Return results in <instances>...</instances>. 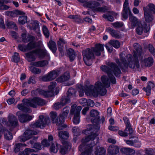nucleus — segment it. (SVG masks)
<instances>
[{
    "instance_id": "obj_1",
    "label": "nucleus",
    "mask_w": 155,
    "mask_h": 155,
    "mask_svg": "<svg viewBox=\"0 0 155 155\" xmlns=\"http://www.w3.org/2000/svg\"><path fill=\"white\" fill-rule=\"evenodd\" d=\"M134 47L135 51H134L133 55L128 54L126 56V59L124 58L125 54L123 53L120 54V61L117 59L116 62L120 67L122 71L127 70L128 68L134 69L135 67L138 68L140 67L139 59L141 60L143 58V52L141 48L137 43L134 44Z\"/></svg>"
},
{
    "instance_id": "obj_2",
    "label": "nucleus",
    "mask_w": 155,
    "mask_h": 155,
    "mask_svg": "<svg viewBox=\"0 0 155 155\" xmlns=\"http://www.w3.org/2000/svg\"><path fill=\"white\" fill-rule=\"evenodd\" d=\"M101 80L103 84L100 82L98 81L95 83L94 87L91 85L89 87L86 85L83 87L82 85H79L78 87L80 89L79 91V96H82L84 92L87 95L92 94L94 97H97L98 94L105 95L107 92L106 87H110V82L108 78L105 76L101 77Z\"/></svg>"
},
{
    "instance_id": "obj_3",
    "label": "nucleus",
    "mask_w": 155,
    "mask_h": 155,
    "mask_svg": "<svg viewBox=\"0 0 155 155\" xmlns=\"http://www.w3.org/2000/svg\"><path fill=\"white\" fill-rule=\"evenodd\" d=\"M97 135V134L96 133H94L93 135L89 134L88 136L82 139V143L79 147L80 151H84L81 155H89L91 153L93 147L96 144L94 143V140L95 139L97 141V143L99 141V139L96 138Z\"/></svg>"
},
{
    "instance_id": "obj_4",
    "label": "nucleus",
    "mask_w": 155,
    "mask_h": 155,
    "mask_svg": "<svg viewBox=\"0 0 155 155\" xmlns=\"http://www.w3.org/2000/svg\"><path fill=\"white\" fill-rule=\"evenodd\" d=\"M103 45L102 44H97L95 48H92L91 49L87 48L83 51L82 52L84 61L86 64L90 66L91 65V63L90 60L94 58V54L99 56L101 55V52L104 51Z\"/></svg>"
},
{
    "instance_id": "obj_5",
    "label": "nucleus",
    "mask_w": 155,
    "mask_h": 155,
    "mask_svg": "<svg viewBox=\"0 0 155 155\" xmlns=\"http://www.w3.org/2000/svg\"><path fill=\"white\" fill-rule=\"evenodd\" d=\"M23 104H18L17 108L20 110L30 113L31 110L26 106H30L34 108L37 107L38 106H43L45 104V102L42 99L38 97H35L31 99H24L22 101Z\"/></svg>"
},
{
    "instance_id": "obj_6",
    "label": "nucleus",
    "mask_w": 155,
    "mask_h": 155,
    "mask_svg": "<svg viewBox=\"0 0 155 155\" xmlns=\"http://www.w3.org/2000/svg\"><path fill=\"white\" fill-rule=\"evenodd\" d=\"M106 64L110 68L106 65H102L101 67V69L107 74L111 82L113 84H115L116 80L112 74H114L116 77H119L121 73L120 70L117 65L113 62H106Z\"/></svg>"
},
{
    "instance_id": "obj_7",
    "label": "nucleus",
    "mask_w": 155,
    "mask_h": 155,
    "mask_svg": "<svg viewBox=\"0 0 155 155\" xmlns=\"http://www.w3.org/2000/svg\"><path fill=\"white\" fill-rule=\"evenodd\" d=\"M90 115L91 117H95L94 120L91 119V122L93 123V125H88L87 126V129L83 131V133L86 135L91 134L93 135L94 133L97 134L96 133L100 127L99 124L98 118L97 116L99 113L96 110H93L90 112Z\"/></svg>"
},
{
    "instance_id": "obj_8",
    "label": "nucleus",
    "mask_w": 155,
    "mask_h": 155,
    "mask_svg": "<svg viewBox=\"0 0 155 155\" xmlns=\"http://www.w3.org/2000/svg\"><path fill=\"white\" fill-rule=\"evenodd\" d=\"M38 56L39 58H43L46 57L49 60L50 57L49 54L44 48H42L36 49L26 54L27 60L29 62L33 61L36 59V56Z\"/></svg>"
},
{
    "instance_id": "obj_9",
    "label": "nucleus",
    "mask_w": 155,
    "mask_h": 155,
    "mask_svg": "<svg viewBox=\"0 0 155 155\" xmlns=\"http://www.w3.org/2000/svg\"><path fill=\"white\" fill-rule=\"evenodd\" d=\"M83 6L91 9L94 12H105L107 9L106 7H100V4L97 0L87 1L83 4Z\"/></svg>"
},
{
    "instance_id": "obj_10",
    "label": "nucleus",
    "mask_w": 155,
    "mask_h": 155,
    "mask_svg": "<svg viewBox=\"0 0 155 155\" xmlns=\"http://www.w3.org/2000/svg\"><path fill=\"white\" fill-rule=\"evenodd\" d=\"M50 123V119L48 116L44 117L42 115L39 116V119L35 122L31 124L30 126L33 128H44L46 124Z\"/></svg>"
},
{
    "instance_id": "obj_11",
    "label": "nucleus",
    "mask_w": 155,
    "mask_h": 155,
    "mask_svg": "<svg viewBox=\"0 0 155 155\" xmlns=\"http://www.w3.org/2000/svg\"><path fill=\"white\" fill-rule=\"evenodd\" d=\"M82 109V108L81 106L76 107V105L75 104L71 106V114H74L73 121V123L76 124H78L80 122V112Z\"/></svg>"
},
{
    "instance_id": "obj_12",
    "label": "nucleus",
    "mask_w": 155,
    "mask_h": 155,
    "mask_svg": "<svg viewBox=\"0 0 155 155\" xmlns=\"http://www.w3.org/2000/svg\"><path fill=\"white\" fill-rule=\"evenodd\" d=\"M56 83L55 82H51L48 87L49 91H46L42 90H40L39 91V93L45 97H51L54 95V88L56 86Z\"/></svg>"
},
{
    "instance_id": "obj_13",
    "label": "nucleus",
    "mask_w": 155,
    "mask_h": 155,
    "mask_svg": "<svg viewBox=\"0 0 155 155\" xmlns=\"http://www.w3.org/2000/svg\"><path fill=\"white\" fill-rule=\"evenodd\" d=\"M16 115L18 116L19 121L21 123H24L29 121L34 117L33 116L27 114H22L20 111L17 112Z\"/></svg>"
},
{
    "instance_id": "obj_14",
    "label": "nucleus",
    "mask_w": 155,
    "mask_h": 155,
    "mask_svg": "<svg viewBox=\"0 0 155 155\" xmlns=\"http://www.w3.org/2000/svg\"><path fill=\"white\" fill-rule=\"evenodd\" d=\"M37 132L28 129L24 132L23 136L19 137L20 141L25 142L30 139L33 135L36 134Z\"/></svg>"
},
{
    "instance_id": "obj_15",
    "label": "nucleus",
    "mask_w": 155,
    "mask_h": 155,
    "mask_svg": "<svg viewBox=\"0 0 155 155\" xmlns=\"http://www.w3.org/2000/svg\"><path fill=\"white\" fill-rule=\"evenodd\" d=\"M58 76V73L55 71H52L49 72L47 74L40 78V79L44 81H48L52 80Z\"/></svg>"
},
{
    "instance_id": "obj_16",
    "label": "nucleus",
    "mask_w": 155,
    "mask_h": 155,
    "mask_svg": "<svg viewBox=\"0 0 155 155\" xmlns=\"http://www.w3.org/2000/svg\"><path fill=\"white\" fill-rule=\"evenodd\" d=\"M8 125L9 127H15L18 125L17 118L13 114H10L8 117Z\"/></svg>"
},
{
    "instance_id": "obj_17",
    "label": "nucleus",
    "mask_w": 155,
    "mask_h": 155,
    "mask_svg": "<svg viewBox=\"0 0 155 155\" xmlns=\"http://www.w3.org/2000/svg\"><path fill=\"white\" fill-rule=\"evenodd\" d=\"M123 10L122 13V16L124 20L128 18V14L130 13V11L129 7L128 0H125L123 4Z\"/></svg>"
},
{
    "instance_id": "obj_18",
    "label": "nucleus",
    "mask_w": 155,
    "mask_h": 155,
    "mask_svg": "<svg viewBox=\"0 0 155 155\" xmlns=\"http://www.w3.org/2000/svg\"><path fill=\"white\" fill-rule=\"evenodd\" d=\"M119 149L118 146L114 145H111L107 149V155H115L118 153Z\"/></svg>"
},
{
    "instance_id": "obj_19",
    "label": "nucleus",
    "mask_w": 155,
    "mask_h": 155,
    "mask_svg": "<svg viewBox=\"0 0 155 155\" xmlns=\"http://www.w3.org/2000/svg\"><path fill=\"white\" fill-rule=\"evenodd\" d=\"M147 28L148 27L147 25L144 24L143 25L140 23H139L138 25H137L136 31L137 34L141 35L143 31L147 32Z\"/></svg>"
},
{
    "instance_id": "obj_20",
    "label": "nucleus",
    "mask_w": 155,
    "mask_h": 155,
    "mask_svg": "<svg viewBox=\"0 0 155 155\" xmlns=\"http://www.w3.org/2000/svg\"><path fill=\"white\" fill-rule=\"evenodd\" d=\"M74 91L73 89H70L68 91V97H63L61 99L60 102H59L61 105L63 106L67 104L70 103V101L68 96L70 95L71 92H73Z\"/></svg>"
},
{
    "instance_id": "obj_21",
    "label": "nucleus",
    "mask_w": 155,
    "mask_h": 155,
    "mask_svg": "<svg viewBox=\"0 0 155 155\" xmlns=\"http://www.w3.org/2000/svg\"><path fill=\"white\" fill-rule=\"evenodd\" d=\"M106 31L110 34L112 36L115 38H120L121 37V35L118 32L110 27L107 28Z\"/></svg>"
},
{
    "instance_id": "obj_22",
    "label": "nucleus",
    "mask_w": 155,
    "mask_h": 155,
    "mask_svg": "<svg viewBox=\"0 0 155 155\" xmlns=\"http://www.w3.org/2000/svg\"><path fill=\"white\" fill-rule=\"evenodd\" d=\"M48 64V61L47 60H42L31 62L30 64L31 66H35L37 67H41L47 65Z\"/></svg>"
},
{
    "instance_id": "obj_23",
    "label": "nucleus",
    "mask_w": 155,
    "mask_h": 155,
    "mask_svg": "<svg viewBox=\"0 0 155 155\" xmlns=\"http://www.w3.org/2000/svg\"><path fill=\"white\" fill-rule=\"evenodd\" d=\"M70 78V75L68 72H66L63 75L57 78L56 81L59 82H62L68 81Z\"/></svg>"
},
{
    "instance_id": "obj_24",
    "label": "nucleus",
    "mask_w": 155,
    "mask_h": 155,
    "mask_svg": "<svg viewBox=\"0 0 155 155\" xmlns=\"http://www.w3.org/2000/svg\"><path fill=\"white\" fill-rule=\"evenodd\" d=\"M32 27L31 29L34 30L38 34L40 33V30L38 22V21H33L30 23Z\"/></svg>"
},
{
    "instance_id": "obj_25",
    "label": "nucleus",
    "mask_w": 155,
    "mask_h": 155,
    "mask_svg": "<svg viewBox=\"0 0 155 155\" xmlns=\"http://www.w3.org/2000/svg\"><path fill=\"white\" fill-rule=\"evenodd\" d=\"M117 13L113 12H109L108 13L104 14L103 17L106 20L111 21H114V18L112 15L113 16H116Z\"/></svg>"
},
{
    "instance_id": "obj_26",
    "label": "nucleus",
    "mask_w": 155,
    "mask_h": 155,
    "mask_svg": "<svg viewBox=\"0 0 155 155\" xmlns=\"http://www.w3.org/2000/svg\"><path fill=\"white\" fill-rule=\"evenodd\" d=\"M120 150L122 153L128 155H131L135 153V150L130 148H122Z\"/></svg>"
},
{
    "instance_id": "obj_27",
    "label": "nucleus",
    "mask_w": 155,
    "mask_h": 155,
    "mask_svg": "<svg viewBox=\"0 0 155 155\" xmlns=\"http://www.w3.org/2000/svg\"><path fill=\"white\" fill-rule=\"evenodd\" d=\"M129 19L131 23V26L133 28H134L136 25L137 26L139 23H140L138 21L137 18L132 15L129 16Z\"/></svg>"
},
{
    "instance_id": "obj_28",
    "label": "nucleus",
    "mask_w": 155,
    "mask_h": 155,
    "mask_svg": "<svg viewBox=\"0 0 155 155\" xmlns=\"http://www.w3.org/2000/svg\"><path fill=\"white\" fill-rule=\"evenodd\" d=\"M21 37L23 41L25 42H28L30 41H32L35 39V38L31 35H28L26 36L25 33H23L22 34Z\"/></svg>"
},
{
    "instance_id": "obj_29",
    "label": "nucleus",
    "mask_w": 155,
    "mask_h": 155,
    "mask_svg": "<svg viewBox=\"0 0 155 155\" xmlns=\"http://www.w3.org/2000/svg\"><path fill=\"white\" fill-rule=\"evenodd\" d=\"M141 60L142 63L144 64L145 66L150 67L152 64L153 61L152 58L151 57H148L147 58H145L144 60Z\"/></svg>"
},
{
    "instance_id": "obj_30",
    "label": "nucleus",
    "mask_w": 155,
    "mask_h": 155,
    "mask_svg": "<svg viewBox=\"0 0 155 155\" xmlns=\"http://www.w3.org/2000/svg\"><path fill=\"white\" fill-rule=\"evenodd\" d=\"M145 9L149 13L153 12L155 14V6L153 4H149L146 7H143L144 11Z\"/></svg>"
},
{
    "instance_id": "obj_31",
    "label": "nucleus",
    "mask_w": 155,
    "mask_h": 155,
    "mask_svg": "<svg viewBox=\"0 0 155 155\" xmlns=\"http://www.w3.org/2000/svg\"><path fill=\"white\" fill-rule=\"evenodd\" d=\"M48 46L49 49L53 53H55L57 51V48L55 42L52 40L50 41L48 43Z\"/></svg>"
},
{
    "instance_id": "obj_32",
    "label": "nucleus",
    "mask_w": 155,
    "mask_h": 155,
    "mask_svg": "<svg viewBox=\"0 0 155 155\" xmlns=\"http://www.w3.org/2000/svg\"><path fill=\"white\" fill-rule=\"evenodd\" d=\"M144 18L145 21L147 22H150L152 21L153 19V17L150 13L147 12L146 9L144 11Z\"/></svg>"
},
{
    "instance_id": "obj_33",
    "label": "nucleus",
    "mask_w": 155,
    "mask_h": 155,
    "mask_svg": "<svg viewBox=\"0 0 155 155\" xmlns=\"http://www.w3.org/2000/svg\"><path fill=\"white\" fill-rule=\"evenodd\" d=\"M106 150L103 147H98L95 152V155H105Z\"/></svg>"
},
{
    "instance_id": "obj_34",
    "label": "nucleus",
    "mask_w": 155,
    "mask_h": 155,
    "mask_svg": "<svg viewBox=\"0 0 155 155\" xmlns=\"http://www.w3.org/2000/svg\"><path fill=\"white\" fill-rule=\"evenodd\" d=\"M63 145L61 147L60 151V153L63 155L65 154L67 151L68 148L69 146V145L66 142L63 144Z\"/></svg>"
},
{
    "instance_id": "obj_35",
    "label": "nucleus",
    "mask_w": 155,
    "mask_h": 155,
    "mask_svg": "<svg viewBox=\"0 0 155 155\" xmlns=\"http://www.w3.org/2000/svg\"><path fill=\"white\" fill-rule=\"evenodd\" d=\"M28 20L27 16L25 15H23L19 16L18 18V22L21 25H24L27 23Z\"/></svg>"
},
{
    "instance_id": "obj_36",
    "label": "nucleus",
    "mask_w": 155,
    "mask_h": 155,
    "mask_svg": "<svg viewBox=\"0 0 155 155\" xmlns=\"http://www.w3.org/2000/svg\"><path fill=\"white\" fill-rule=\"evenodd\" d=\"M67 54L71 61H72L75 58V53L74 50L71 49H69L67 51Z\"/></svg>"
},
{
    "instance_id": "obj_37",
    "label": "nucleus",
    "mask_w": 155,
    "mask_h": 155,
    "mask_svg": "<svg viewBox=\"0 0 155 155\" xmlns=\"http://www.w3.org/2000/svg\"><path fill=\"white\" fill-rule=\"evenodd\" d=\"M58 136L61 139H67L68 137L69 134L67 131H61L59 132Z\"/></svg>"
},
{
    "instance_id": "obj_38",
    "label": "nucleus",
    "mask_w": 155,
    "mask_h": 155,
    "mask_svg": "<svg viewBox=\"0 0 155 155\" xmlns=\"http://www.w3.org/2000/svg\"><path fill=\"white\" fill-rule=\"evenodd\" d=\"M109 43L110 45L116 48H118L120 47V44L119 41L116 40H111Z\"/></svg>"
},
{
    "instance_id": "obj_39",
    "label": "nucleus",
    "mask_w": 155,
    "mask_h": 155,
    "mask_svg": "<svg viewBox=\"0 0 155 155\" xmlns=\"http://www.w3.org/2000/svg\"><path fill=\"white\" fill-rule=\"evenodd\" d=\"M3 132L4 134L5 138L8 140H11L12 139L13 136L12 133L9 131L8 130H3Z\"/></svg>"
},
{
    "instance_id": "obj_40",
    "label": "nucleus",
    "mask_w": 155,
    "mask_h": 155,
    "mask_svg": "<svg viewBox=\"0 0 155 155\" xmlns=\"http://www.w3.org/2000/svg\"><path fill=\"white\" fill-rule=\"evenodd\" d=\"M68 18L72 19L74 21L78 23H81L82 21L80 17L78 15H70Z\"/></svg>"
},
{
    "instance_id": "obj_41",
    "label": "nucleus",
    "mask_w": 155,
    "mask_h": 155,
    "mask_svg": "<svg viewBox=\"0 0 155 155\" xmlns=\"http://www.w3.org/2000/svg\"><path fill=\"white\" fill-rule=\"evenodd\" d=\"M8 2L5 0H0V10H7L9 8V7L4 5V3H7Z\"/></svg>"
},
{
    "instance_id": "obj_42",
    "label": "nucleus",
    "mask_w": 155,
    "mask_h": 155,
    "mask_svg": "<svg viewBox=\"0 0 155 155\" xmlns=\"http://www.w3.org/2000/svg\"><path fill=\"white\" fill-rule=\"evenodd\" d=\"M37 43L34 40L30 41L27 45L28 50H31L37 47Z\"/></svg>"
},
{
    "instance_id": "obj_43",
    "label": "nucleus",
    "mask_w": 155,
    "mask_h": 155,
    "mask_svg": "<svg viewBox=\"0 0 155 155\" xmlns=\"http://www.w3.org/2000/svg\"><path fill=\"white\" fill-rule=\"evenodd\" d=\"M42 31L44 35L46 38H49L50 33L49 30L45 25H43L42 28Z\"/></svg>"
},
{
    "instance_id": "obj_44",
    "label": "nucleus",
    "mask_w": 155,
    "mask_h": 155,
    "mask_svg": "<svg viewBox=\"0 0 155 155\" xmlns=\"http://www.w3.org/2000/svg\"><path fill=\"white\" fill-rule=\"evenodd\" d=\"M50 116L53 123L57 124L58 120L57 118V115L56 113L51 112L50 113Z\"/></svg>"
},
{
    "instance_id": "obj_45",
    "label": "nucleus",
    "mask_w": 155,
    "mask_h": 155,
    "mask_svg": "<svg viewBox=\"0 0 155 155\" xmlns=\"http://www.w3.org/2000/svg\"><path fill=\"white\" fill-rule=\"evenodd\" d=\"M20 60V58L18 53L15 52L14 55L12 57V61L14 62H17L18 61Z\"/></svg>"
},
{
    "instance_id": "obj_46",
    "label": "nucleus",
    "mask_w": 155,
    "mask_h": 155,
    "mask_svg": "<svg viewBox=\"0 0 155 155\" xmlns=\"http://www.w3.org/2000/svg\"><path fill=\"white\" fill-rule=\"evenodd\" d=\"M29 69L32 73L35 74H39L41 72V69L33 66L30 67Z\"/></svg>"
},
{
    "instance_id": "obj_47",
    "label": "nucleus",
    "mask_w": 155,
    "mask_h": 155,
    "mask_svg": "<svg viewBox=\"0 0 155 155\" xmlns=\"http://www.w3.org/2000/svg\"><path fill=\"white\" fill-rule=\"evenodd\" d=\"M35 152V150L33 149L30 148H26L23 152L21 155H29L32 152Z\"/></svg>"
},
{
    "instance_id": "obj_48",
    "label": "nucleus",
    "mask_w": 155,
    "mask_h": 155,
    "mask_svg": "<svg viewBox=\"0 0 155 155\" xmlns=\"http://www.w3.org/2000/svg\"><path fill=\"white\" fill-rule=\"evenodd\" d=\"M69 107H65L64 108L63 110V112L62 114H61L64 117H66L69 111Z\"/></svg>"
},
{
    "instance_id": "obj_49",
    "label": "nucleus",
    "mask_w": 155,
    "mask_h": 155,
    "mask_svg": "<svg viewBox=\"0 0 155 155\" xmlns=\"http://www.w3.org/2000/svg\"><path fill=\"white\" fill-rule=\"evenodd\" d=\"M66 117H64L63 116L60 114L59 116V119L58 120L57 125L58 126H60L64 122V118Z\"/></svg>"
},
{
    "instance_id": "obj_50",
    "label": "nucleus",
    "mask_w": 155,
    "mask_h": 155,
    "mask_svg": "<svg viewBox=\"0 0 155 155\" xmlns=\"http://www.w3.org/2000/svg\"><path fill=\"white\" fill-rule=\"evenodd\" d=\"M112 25L114 28H117L122 27L123 26L124 24L122 22L117 21L112 23Z\"/></svg>"
},
{
    "instance_id": "obj_51",
    "label": "nucleus",
    "mask_w": 155,
    "mask_h": 155,
    "mask_svg": "<svg viewBox=\"0 0 155 155\" xmlns=\"http://www.w3.org/2000/svg\"><path fill=\"white\" fill-rule=\"evenodd\" d=\"M7 26L9 28H15L16 27V24L12 21H10L7 23Z\"/></svg>"
},
{
    "instance_id": "obj_52",
    "label": "nucleus",
    "mask_w": 155,
    "mask_h": 155,
    "mask_svg": "<svg viewBox=\"0 0 155 155\" xmlns=\"http://www.w3.org/2000/svg\"><path fill=\"white\" fill-rule=\"evenodd\" d=\"M151 87L150 85H148L146 87H143V90L146 91L147 95L149 96L150 94Z\"/></svg>"
},
{
    "instance_id": "obj_53",
    "label": "nucleus",
    "mask_w": 155,
    "mask_h": 155,
    "mask_svg": "<svg viewBox=\"0 0 155 155\" xmlns=\"http://www.w3.org/2000/svg\"><path fill=\"white\" fill-rule=\"evenodd\" d=\"M79 103L83 106H85L88 104V101L86 99L82 98L79 101Z\"/></svg>"
},
{
    "instance_id": "obj_54",
    "label": "nucleus",
    "mask_w": 155,
    "mask_h": 155,
    "mask_svg": "<svg viewBox=\"0 0 155 155\" xmlns=\"http://www.w3.org/2000/svg\"><path fill=\"white\" fill-rule=\"evenodd\" d=\"M18 49L21 51H25L28 50L27 46H25L23 45H18Z\"/></svg>"
},
{
    "instance_id": "obj_55",
    "label": "nucleus",
    "mask_w": 155,
    "mask_h": 155,
    "mask_svg": "<svg viewBox=\"0 0 155 155\" xmlns=\"http://www.w3.org/2000/svg\"><path fill=\"white\" fill-rule=\"evenodd\" d=\"M63 106L59 102H57L54 104L53 106V107L55 110H58Z\"/></svg>"
},
{
    "instance_id": "obj_56",
    "label": "nucleus",
    "mask_w": 155,
    "mask_h": 155,
    "mask_svg": "<svg viewBox=\"0 0 155 155\" xmlns=\"http://www.w3.org/2000/svg\"><path fill=\"white\" fill-rule=\"evenodd\" d=\"M21 147L20 143H16L14 147V151L15 153L18 152L21 149Z\"/></svg>"
},
{
    "instance_id": "obj_57",
    "label": "nucleus",
    "mask_w": 155,
    "mask_h": 155,
    "mask_svg": "<svg viewBox=\"0 0 155 155\" xmlns=\"http://www.w3.org/2000/svg\"><path fill=\"white\" fill-rule=\"evenodd\" d=\"M66 43V41L62 38H60L59 40L58 41L57 44L58 46L63 45Z\"/></svg>"
},
{
    "instance_id": "obj_58",
    "label": "nucleus",
    "mask_w": 155,
    "mask_h": 155,
    "mask_svg": "<svg viewBox=\"0 0 155 155\" xmlns=\"http://www.w3.org/2000/svg\"><path fill=\"white\" fill-rule=\"evenodd\" d=\"M41 143L44 147H47L49 146L50 144L49 142L46 139L43 140L41 142Z\"/></svg>"
},
{
    "instance_id": "obj_59",
    "label": "nucleus",
    "mask_w": 155,
    "mask_h": 155,
    "mask_svg": "<svg viewBox=\"0 0 155 155\" xmlns=\"http://www.w3.org/2000/svg\"><path fill=\"white\" fill-rule=\"evenodd\" d=\"M50 151L54 153H56L58 151V149L56 148L54 144H52L50 147Z\"/></svg>"
},
{
    "instance_id": "obj_60",
    "label": "nucleus",
    "mask_w": 155,
    "mask_h": 155,
    "mask_svg": "<svg viewBox=\"0 0 155 155\" xmlns=\"http://www.w3.org/2000/svg\"><path fill=\"white\" fill-rule=\"evenodd\" d=\"M10 35L12 37L15 39H16L18 37V34L14 31H11Z\"/></svg>"
},
{
    "instance_id": "obj_61",
    "label": "nucleus",
    "mask_w": 155,
    "mask_h": 155,
    "mask_svg": "<svg viewBox=\"0 0 155 155\" xmlns=\"http://www.w3.org/2000/svg\"><path fill=\"white\" fill-rule=\"evenodd\" d=\"M119 135L122 137H126L127 136V132H124L121 130H119L118 132Z\"/></svg>"
},
{
    "instance_id": "obj_62",
    "label": "nucleus",
    "mask_w": 155,
    "mask_h": 155,
    "mask_svg": "<svg viewBox=\"0 0 155 155\" xmlns=\"http://www.w3.org/2000/svg\"><path fill=\"white\" fill-rule=\"evenodd\" d=\"M125 131H128V133H127V134H133V129L130 127V125L129 126V127L127 128V127H126V128L125 129Z\"/></svg>"
},
{
    "instance_id": "obj_63",
    "label": "nucleus",
    "mask_w": 155,
    "mask_h": 155,
    "mask_svg": "<svg viewBox=\"0 0 155 155\" xmlns=\"http://www.w3.org/2000/svg\"><path fill=\"white\" fill-rule=\"evenodd\" d=\"M34 148L38 150H41V146L40 143H36L34 144Z\"/></svg>"
},
{
    "instance_id": "obj_64",
    "label": "nucleus",
    "mask_w": 155,
    "mask_h": 155,
    "mask_svg": "<svg viewBox=\"0 0 155 155\" xmlns=\"http://www.w3.org/2000/svg\"><path fill=\"white\" fill-rule=\"evenodd\" d=\"M148 48L149 51L151 53H153L155 52L154 48L152 45H149L148 46Z\"/></svg>"
}]
</instances>
